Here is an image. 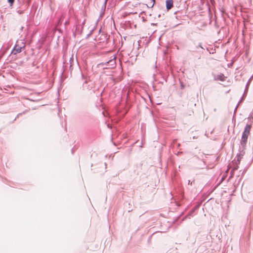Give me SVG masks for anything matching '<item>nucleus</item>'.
<instances>
[{
	"label": "nucleus",
	"instance_id": "5",
	"mask_svg": "<svg viewBox=\"0 0 253 253\" xmlns=\"http://www.w3.org/2000/svg\"><path fill=\"white\" fill-rule=\"evenodd\" d=\"M226 77L224 76L223 74H220L217 75L215 77V79L216 80H219L221 81H224L225 80Z\"/></svg>",
	"mask_w": 253,
	"mask_h": 253
},
{
	"label": "nucleus",
	"instance_id": "8",
	"mask_svg": "<svg viewBox=\"0 0 253 253\" xmlns=\"http://www.w3.org/2000/svg\"><path fill=\"white\" fill-rule=\"evenodd\" d=\"M103 115H104V116H105V114L104 112H103Z\"/></svg>",
	"mask_w": 253,
	"mask_h": 253
},
{
	"label": "nucleus",
	"instance_id": "1",
	"mask_svg": "<svg viewBox=\"0 0 253 253\" xmlns=\"http://www.w3.org/2000/svg\"><path fill=\"white\" fill-rule=\"evenodd\" d=\"M252 126L250 125H247L245 126L244 131L243 133L242 138L241 140V144L245 146L247 143V139L248 136L250 133V131L251 129Z\"/></svg>",
	"mask_w": 253,
	"mask_h": 253
},
{
	"label": "nucleus",
	"instance_id": "3",
	"mask_svg": "<svg viewBox=\"0 0 253 253\" xmlns=\"http://www.w3.org/2000/svg\"><path fill=\"white\" fill-rule=\"evenodd\" d=\"M98 41L99 42L97 43L99 44V43H102L103 44H106L107 42V38L105 34H101L100 38H98Z\"/></svg>",
	"mask_w": 253,
	"mask_h": 253
},
{
	"label": "nucleus",
	"instance_id": "4",
	"mask_svg": "<svg viewBox=\"0 0 253 253\" xmlns=\"http://www.w3.org/2000/svg\"><path fill=\"white\" fill-rule=\"evenodd\" d=\"M166 3L168 10L170 9L173 6V1L172 0H166Z\"/></svg>",
	"mask_w": 253,
	"mask_h": 253
},
{
	"label": "nucleus",
	"instance_id": "7",
	"mask_svg": "<svg viewBox=\"0 0 253 253\" xmlns=\"http://www.w3.org/2000/svg\"><path fill=\"white\" fill-rule=\"evenodd\" d=\"M8 1L11 4H12L14 1V0H8Z\"/></svg>",
	"mask_w": 253,
	"mask_h": 253
},
{
	"label": "nucleus",
	"instance_id": "2",
	"mask_svg": "<svg viewBox=\"0 0 253 253\" xmlns=\"http://www.w3.org/2000/svg\"><path fill=\"white\" fill-rule=\"evenodd\" d=\"M25 47V44L22 40L18 41L14 47L12 53L16 54L21 51V49Z\"/></svg>",
	"mask_w": 253,
	"mask_h": 253
},
{
	"label": "nucleus",
	"instance_id": "6",
	"mask_svg": "<svg viewBox=\"0 0 253 253\" xmlns=\"http://www.w3.org/2000/svg\"><path fill=\"white\" fill-rule=\"evenodd\" d=\"M151 2L150 3V5H151V7H152L154 4L155 3V0H150Z\"/></svg>",
	"mask_w": 253,
	"mask_h": 253
}]
</instances>
